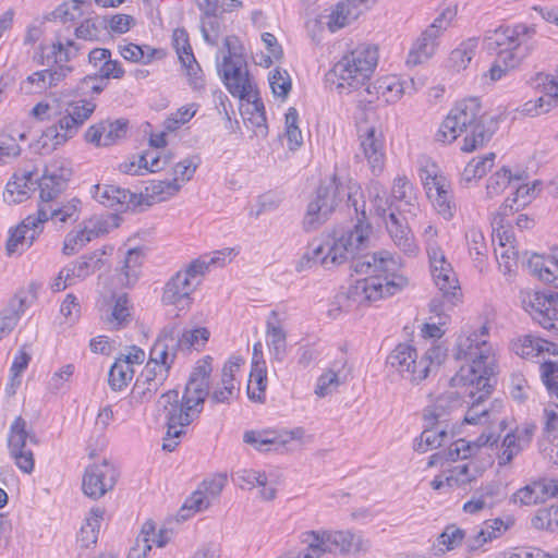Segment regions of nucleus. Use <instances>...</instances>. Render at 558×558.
I'll list each match as a JSON object with an SVG mask.
<instances>
[{
	"mask_svg": "<svg viewBox=\"0 0 558 558\" xmlns=\"http://www.w3.org/2000/svg\"><path fill=\"white\" fill-rule=\"evenodd\" d=\"M488 332V325L484 323L481 327V335L472 332L469 336L461 335L457 338L453 348V357L457 361L469 360L471 363L462 365L458 373L450 379L451 387L466 386L471 405L469 407L464 422L472 425L486 423L488 420V408L484 402L488 398V350L486 340L481 336Z\"/></svg>",
	"mask_w": 558,
	"mask_h": 558,
	"instance_id": "obj_1",
	"label": "nucleus"
},
{
	"mask_svg": "<svg viewBox=\"0 0 558 558\" xmlns=\"http://www.w3.org/2000/svg\"><path fill=\"white\" fill-rule=\"evenodd\" d=\"M366 211L362 209L354 229L343 234L328 247L322 259V266L328 268L331 265H341L351 258V269L356 274H371L376 271H397L401 264L388 251L373 254H364L368 247L371 226L366 222Z\"/></svg>",
	"mask_w": 558,
	"mask_h": 558,
	"instance_id": "obj_2",
	"label": "nucleus"
},
{
	"mask_svg": "<svg viewBox=\"0 0 558 558\" xmlns=\"http://www.w3.org/2000/svg\"><path fill=\"white\" fill-rule=\"evenodd\" d=\"M211 361L209 355L197 361L181 399H179V391L174 389L161 396L165 400L166 417L169 421V435H185V427L202 413L204 402L209 393Z\"/></svg>",
	"mask_w": 558,
	"mask_h": 558,
	"instance_id": "obj_3",
	"label": "nucleus"
},
{
	"mask_svg": "<svg viewBox=\"0 0 558 558\" xmlns=\"http://www.w3.org/2000/svg\"><path fill=\"white\" fill-rule=\"evenodd\" d=\"M50 109L47 102H38L32 109V116L39 121L56 120L41 132L34 144L35 150L41 155L52 153L73 138L94 113L96 104L87 99L70 101L65 104L63 111L53 116L49 113Z\"/></svg>",
	"mask_w": 558,
	"mask_h": 558,
	"instance_id": "obj_4",
	"label": "nucleus"
},
{
	"mask_svg": "<svg viewBox=\"0 0 558 558\" xmlns=\"http://www.w3.org/2000/svg\"><path fill=\"white\" fill-rule=\"evenodd\" d=\"M340 203L353 208L356 221L365 211V201L360 184L352 179H342L336 174L322 181L316 190L315 198L308 204L303 226L306 231L316 230L327 221L329 215Z\"/></svg>",
	"mask_w": 558,
	"mask_h": 558,
	"instance_id": "obj_5",
	"label": "nucleus"
},
{
	"mask_svg": "<svg viewBox=\"0 0 558 558\" xmlns=\"http://www.w3.org/2000/svg\"><path fill=\"white\" fill-rule=\"evenodd\" d=\"M485 113L477 97H469L458 101L449 111L438 131L435 141L441 144H450L462 132H468L461 150L472 153L485 145L487 129L484 124Z\"/></svg>",
	"mask_w": 558,
	"mask_h": 558,
	"instance_id": "obj_6",
	"label": "nucleus"
},
{
	"mask_svg": "<svg viewBox=\"0 0 558 558\" xmlns=\"http://www.w3.org/2000/svg\"><path fill=\"white\" fill-rule=\"evenodd\" d=\"M82 211V202L73 197L68 202L40 201L37 213L27 216L14 230L10 232L5 250L8 255L16 252L19 244L26 243L32 246L34 241L44 230V223L48 220L56 225H65L76 222Z\"/></svg>",
	"mask_w": 558,
	"mask_h": 558,
	"instance_id": "obj_7",
	"label": "nucleus"
},
{
	"mask_svg": "<svg viewBox=\"0 0 558 558\" xmlns=\"http://www.w3.org/2000/svg\"><path fill=\"white\" fill-rule=\"evenodd\" d=\"M223 47L227 52L222 60L217 58V71L226 88L233 96L241 100H250L253 86L250 74L246 70V59L243 54V47L238 37L229 36L225 38Z\"/></svg>",
	"mask_w": 558,
	"mask_h": 558,
	"instance_id": "obj_8",
	"label": "nucleus"
},
{
	"mask_svg": "<svg viewBox=\"0 0 558 558\" xmlns=\"http://www.w3.org/2000/svg\"><path fill=\"white\" fill-rule=\"evenodd\" d=\"M378 54L375 47H357L339 60L331 72L341 82L338 87L359 88L365 85L377 65Z\"/></svg>",
	"mask_w": 558,
	"mask_h": 558,
	"instance_id": "obj_9",
	"label": "nucleus"
},
{
	"mask_svg": "<svg viewBox=\"0 0 558 558\" xmlns=\"http://www.w3.org/2000/svg\"><path fill=\"white\" fill-rule=\"evenodd\" d=\"M207 265L204 260L195 259L185 269L178 271L166 283L161 301L166 305H178L184 303L181 310L189 307L191 294L201 284V277L206 272Z\"/></svg>",
	"mask_w": 558,
	"mask_h": 558,
	"instance_id": "obj_10",
	"label": "nucleus"
},
{
	"mask_svg": "<svg viewBox=\"0 0 558 558\" xmlns=\"http://www.w3.org/2000/svg\"><path fill=\"white\" fill-rule=\"evenodd\" d=\"M498 49L490 66V81H499L519 66L525 54L518 53V43L513 28L500 26L490 34V49Z\"/></svg>",
	"mask_w": 558,
	"mask_h": 558,
	"instance_id": "obj_11",
	"label": "nucleus"
},
{
	"mask_svg": "<svg viewBox=\"0 0 558 558\" xmlns=\"http://www.w3.org/2000/svg\"><path fill=\"white\" fill-rule=\"evenodd\" d=\"M27 441L35 446L39 444L36 434L28 427L27 422L22 416H17L10 426L8 447L17 468L29 474L34 470L35 461L32 449L27 447Z\"/></svg>",
	"mask_w": 558,
	"mask_h": 558,
	"instance_id": "obj_12",
	"label": "nucleus"
},
{
	"mask_svg": "<svg viewBox=\"0 0 558 558\" xmlns=\"http://www.w3.org/2000/svg\"><path fill=\"white\" fill-rule=\"evenodd\" d=\"M521 302L526 312L544 329L558 330V293L551 291L525 290Z\"/></svg>",
	"mask_w": 558,
	"mask_h": 558,
	"instance_id": "obj_13",
	"label": "nucleus"
},
{
	"mask_svg": "<svg viewBox=\"0 0 558 558\" xmlns=\"http://www.w3.org/2000/svg\"><path fill=\"white\" fill-rule=\"evenodd\" d=\"M454 14L451 9H445L434 22L422 32L409 52L408 64L417 65L434 56L438 46V38L442 32L449 27Z\"/></svg>",
	"mask_w": 558,
	"mask_h": 558,
	"instance_id": "obj_14",
	"label": "nucleus"
},
{
	"mask_svg": "<svg viewBox=\"0 0 558 558\" xmlns=\"http://www.w3.org/2000/svg\"><path fill=\"white\" fill-rule=\"evenodd\" d=\"M119 472L108 460L86 468L82 489L86 497L97 500L112 490L117 484Z\"/></svg>",
	"mask_w": 558,
	"mask_h": 558,
	"instance_id": "obj_15",
	"label": "nucleus"
},
{
	"mask_svg": "<svg viewBox=\"0 0 558 558\" xmlns=\"http://www.w3.org/2000/svg\"><path fill=\"white\" fill-rule=\"evenodd\" d=\"M433 279L442 293V298L451 306L456 305L461 296V288L452 266L446 260L440 250L428 252Z\"/></svg>",
	"mask_w": 558,
	"mask_h": 558,
	"instance_id": "obj_16",
	"label": "nucleus"
},
{
	"mask_svg": "<svg viewBox=\"0 0 558 558\" xmlns=\"http://www.w3.org/2000/svg\"><path fill=\"white\" fill-rule=\"evenodd\" d=\"M416 349L408 343L398 344L388 355L387 363L405 379L420 383L428 376L426 361H416Z\"/></svg>",
	"mask_w": 558,
	"mask_h": 558,
	"instance_id": "obj_17",
	"label": "nucleus"
},
{
	"mask_svg": "<svg viewBox=\"0 0 558 558\" xmlns=\"http://www.w3.org/2000/svg\"><path fill=\"white\" fill-rule=\"evenodd\" d=\"M92 196L101 205L116 210L136 208L142 204L143 195L114 185L96 184L92 187Z\"/></svg>",
	"mask_w": 558,
	"mask_h": 558,
	"instance_id": "obj_18",
	"label": "nucleus"
},
{
	"mask_svg": "<svg viewBox=\"0 0 558 558\" xmlns=\"http://www.w3.org/2000/svg\"><path fill=\"white\" fill-rule=\"evenodd\" d=\"M488 445V434L485 430L474 441L458 439L450 444L447 450L438 451L429 457L427 466L432 468L444 462H456L474 456L482 447Z\"/></svg>",
	"mask_w": 558,
	"mask_h": 558,
	"instance_id": "obj_19",
	"label": "nucleus"
},
{
	"mask_svg": "<svg viewBox=\"0 0 558 558\" xmlns=\"http://www.w3.org/2000/svg\"><path fill=\"white\" fill-rule=\"evenodd\" d=\"M128 131L129 120L120 118L114 121L106 120L90 125L84 136L86 142L97 147L110 146L126 137Z\"/></svg>",
	"mask_w": 558,
	"mask_h": 558,
	"instance_id": "obj_20",
	"label": "nucleus"
},
{
	"mask_svg": "<svg viewBox=\"0 0 558 558\" xmlns=\"http://www.w3.org/2000/svg\"><path fill=\"white\" fill-rule=\"evenodd\" d=\"M167 371L145 365L132 389V397L141 403L148 402L167 380Z\"/></svg>",
	"mask_w": 558,
	"mask_h": 558,
	"instance_id": "obj_21",
	"label": "nucleus"
},
{
	"mask_svg": "<svg viewBox=\"0 0 558 558\" xmlns=\"http://www.w3.org/2000/svg\"><path fill=\"white\" fill-rule=\"evenodd\" d=\"M72 71L69 65L53 66L36 71L23 82L22 88L26 94L43 93L48 88L58 86Z\"/></svg>",
	"mask_w": 558,
	"mask_h": 558,
	"instance_id": "obj_22",
	"label": "nucleus"
},
{
	"mask_svg": "<svg viewBox=\"0 0 558 558\" xmlns=\"http://www.w3.org/2000/svg\"><path fill=\"white\" fill-rule=\"evenodd\" d=\"M386 229L392 242L400 251L408 256L416 255L418 247L404 217L391 211L386 220Z\"/></svg>",
	"mask_w": 558,
	"mask_h": 558,
	"instance_id": "obj_23",
	"label": "nucleus"
},
{
	"mask_svg": "<svg viewBox=\"0 0 558 558\" xmlns=\"http://www.w3.org/2000/svg\"><path fill=\"white\" fill-rule=\"evenodd\" d=\"M462 405V400L457 391H447L435 400L434 404L424 411L425 423L448 427L449 415Z\"/></svg>",
	"mask_w": 558,
	"mask_h": 558,
	"instance_id": "obj_24",
	"label": "nucleus"
},
{
	"mask_svg": "<svg viewBox=\"0 0 558 558\" xmlns=\"http://www.w3.org/2000/svg\"><path fill=\"white\" fill-rule=\"evenodd\" d=\"M361 147L374 175L383 172L385 167V153L383 134L374 126L367 128L364 134L360 135Z\"/></svg>",
	"mask_w": 558,
	"mask_h": 558,
	"instance_id": "obj_25",
	"label": "nucleus"
},
{
	"mask_svg": "<svg viewBox=\"0 0 558 558\" xmlns=\"http://www.w3.org/2000/svg\"><path fill=\"white\" fill-rule=\"evenodd\" d=\"M56 167L46 166L43 175L38 179L40 201H53L66 190L72 170H65L62 174H56Z\"/></svg>",
	"mask_w": 558,
	"mask_h": 558,
	"instance_id": "obj_26",
	"label": "nucleus"
},
{
	"mask_svg": "<svg viewBox=\"0 0 558 558\" xmlns=\"http://www.w3.org/2000/svg\"><path fill=\"white\" fill-rule=\"evenodd\" d=\"M493 426L490 425V429ZM500 438V434H498L495 438V433L490 430V451H494L498 461V469L496 473L499 475L501 472H507L510 470L509 463L520 451L521 447L517 442V437L513 430H509L501 444H498V439Z\"/></svg>",
	"mask_w": 558,
	"mask_h": 558,
	"instance_id": "obj_27",
	"label": "nucleus"
},
{
	"mask_svg": "<svg viewBox=\"0 0 558 558\" xmlns=\"http://www.w3.org/2000/svg\"><path fill=\"white\" fill-rule=\"evenodd\" d=\"M395 272L376 271L367 274L368 277L364 278L367 291L366 301L372 302L395 294L404 284L403 281L395 282L389 279V276H393Z\"/></svg>",
	"mask_w": 558,
	"mask_h": 558,
	"instance_id": "obj_28",
	"label": "nucleus"
},
{
	"mask_svg": "<svg viewBox=\"0 0 558 558\" xmlns=\"http://www.w3.org/2000/svg\"><path fill=\"white\" fill-rule=\"evenodd\" d=\"M32 171H24L23 173H14L12 179L7 183L3 193L4 202L9 204H19L28 198L29 191L35 190L38 185V180L33 179Z\"/></svg>",
	"mask_w": 558,
	"mask_h": 558,
	"instance_id": "obj_29",
	"label": "nucleus"
},
{
	"mask_svg": "<svg viewBox=\"0 0 558 558\" xmlns=\"http://www.w3.org/2000/svg\"><path fill=\"white\" fill-rule=\"evenodd\" d=\"M367 3L368 0H344L338 3L336 10L329 16V29L335 32L356 20L363 8H367Z\"/></svg>",
	"mask_w": 558,
	"mask_h": 558,
	"instance_id": "obj_30",
	"label": "nucleus"
},
{
	"mask_svg": "<svg viewBox=\"0 0 558 558\" xmlns=\"http://www.w3.org/2000/svg\"><path fill=\"white\" fill-rule=\"evenodd\" d=\"M267 369L264 360L252 362L250 379L246 388L247 398L256 403H264L266 400Z\"/></svg>",
	"mask_w": 558,
	"mask_h": 558,
	"instance_id": "obj_31",
	"label": "nucleus"
},
{
	"mask_svg": "<svg viewBox=\"0 0 558 558\" xmlns=\"http://www.w3.org/2000/svg\"><path fill=\"white\" fill-rule=\"evenodd\" d=\"M144 258V247H133L126 251L119 276V280L123 286L129 287L137 281Z\"/></svg>",
	"mask_w": 558,
	"mask_h": 558,
	"instance_id": "obj_32",
	"label": "nucleus"
},
{
	"mask_svg": "<svg viewBox=\"0 0 558 558\" xmlns=\"http://www.w3.org/2000/svg\"><path fill=\"white\" fill-rule=\"evenodd\" d=\"M537 81L544 86L545 95L548 97L546 100L544 97H539L533 105L532 102L525 104V111L534 114H541L548 112L551 108L557 106L558 99V82L550 80L548 75H537Z\"/></svg>",
	"mask_w": 558,
	"mask_h": 558,
	"instance_id": "obj_33",
	"label": "nucleus"
},
{
	"mask_svg": "<svg viewBox=\"0 0 558 558\" xmlns=\"http://www.w3.org/2000/svg\"><path fill=\"white\" fill-rule=\"evenodd\" d=\"M453 435L448 432L446 426L430 425L426 423L425 429L418 439H415L414 450L425 452L428 449L438 448L446 444Z\"/></svg>",
	"mask_w": 558,
	"mask_h": 558,
	"instance_id": "obj_34",
	"label": "nucleus"
},
{
	"mask_svg": "<svg viewBox=\"0 0 558 558\" xmlns=\"http://www.w3.org/2000/svg\"><path fill=\"white\" fill-rule=\"evenodd\" d=\"M113 251L112 246H104L100 250H95L89 254L81 256L78 259L73 262L78 280H84L95 271L101 269L105 265L104 256L111 254Z\"/></svg>",
	"mask_w": 558,
	"mask_h": 558,
	"instance_id": "obj_35",
	"label": "nucleus"
},
{
	"mask_svg": "<svg viewBox=\"0 0 558 558\" xmlns=\"http://www.w3.org/2000/svg\"><path fill=\"white\" fill-rule=\"evenodd\" d=\"M105 232H107V229L101 227H94L93 229L84 227L77 231H71L64 239L62 252L65 255H73L87 243H89L94 238H97L100 233Z\"/></svg>",
	"mask_w": 558,
	"mask_h": 558,
	"instance_id": "obj_36",
	"label": "nucleus"
},
{
	"mask_svg": "<svg viewBox=\"0 0 558 558\" xmlns=\"http://www.w3.org/2000/svg\"><path fill=\"white\" fill-rule=\"evenodd\" d=\"M25 296L16 294L0 315V339L12 331L21 315L25 312Z\"/></svg>",
	"mask_w": 558,
	"mask_h": 558,
	"instance_id": "obj_37",
	"label": "nucleus"
},
{
	"mask_svg": "<svg viewBox=\"0 0 558 558\" xmlns=\"http://www.w3.org/2000/svg\"><path fill=\"white\" fill-rule=\"evenodd\" d=\"M266 333L269 339L268 345L271 354V364H281L286 357L287 341L286 332L281 326L267 322Z\"/></svg>",
	"mask_w": 558,
	"mask_h": 558,
	"instance_id": "obj_38",
	"label": "nucleus"
},
{
	"mask_svg": "<svg viewBox=\"0 0 558 558\" xmlns=\"http://www.w3.org/2000/svg\"><path fill=\"white\" fill-rule=\"evenodd\" d=\"M104 517V510L100 508H93L86 523L81 527L77 536L82 547L88 548L90 545L96 544L100 527V521Z\"/></svg>",
	"mask_w": 558,
	"mask_h": 558,
	"instance_id": "obj_39",
	"label": "nucleus"
},
{
	"mask_svg": "<svg viewBox=\"0 0 558 558\" xmlns=\"http://www.w3.org/2000/svg\"><path fill=\"white\" fill-rule=\"evenodd\" d=\"M546 340L533 335H525L513 342L512 350L523 359H533L544 352Z\"/></svg>",
	"mask_w": 558,
	"mask_h": 558,
	"instance_id": "obj_40",
	"label": "nucleus"
},
{
	"mask_svg": "<svg viewBox=\"0 0 558 558\" xmlns=\"http://www.w3.org/2000/svg\"><path fill=\"white\" fill-rule=\"evenodd\" d=\"M114 304L106 322L112 324L113 328L120 329L128 325L131 320L129 307V298L126 293L114 295Z\"/></svg>",
	"mask_w": 558,
	"mask_h": 558,
	"instance_id": "obj_41",
	"label": "nucleus"
},
{
	"mask_svg": "<svg viewBox=\"0 0 558 558\" xmlns=\"http://www.w3.org/2000/svg\"><path fill=\"white\" fill-rule=\"evenodd\" d=\"M551 263H555L554 258H545L538 254H532L526 260V268L531 275L537 277L539 280L553 284L555 281L554 269Z\"/></svg>",
	"mask_w": 558,
	"mask_h": 558,
	"instance_id": "obj_42",
	"label": "nucleus"
},
{
	"mask_svg": "<svg viewBox=\"0 0 558 558\" xmlns=\"http://www.w3.org/2000/svg\"><path fill=\"white\" fill-rule=\"evenodd\" d=\"M174 363V353L169 352V347L163 344L162 340H155L149 351V360L147 362L150 366H156L162 371H167V377Z\"/></svg>",
	"mask_w": 558,
	"mask_h": 558,
	"instance_id": "obj_43",
	"label": "nucleus"
},
{
	"mask_svg": "<svg viewBox=\"0 0 558 558\" xmlns=\"http://www.w3.org/2000/svg\"><path fill=\"white\" fill-rule=\"evenodd\" d=\"M134 369L126 361L116 360L108 374V383L112 390L120 391L133 378Z\"/></svg>",
	"mask_w": 558,
	"mask_h": 558,
	"instance_id": "obj_44",
	"label": "nucleus"
},
{
	"mask_svg": "<svg viewBox=\"0 0 558 558\" xmlns=\"http://www.w3.org/2000/svg\"><path fill=\"white\" fill-rule=\"evenodd\" d=\"M209 336L210 332L205 327L184 329L181 333L179 332V338L185 352H190L192 350L199 351L203 349L208 341Z\"/></svg>",
	"mask_w": 558,
	"mask_h": 558,
	"instance_id": "obj_45",
	"label": "nucleus"
},
{
	"mask_svg": "<svg viewBox=\"0 0 558 558\" xmlns=\"http://www.w3.org/2000/svg\"><path fill=\"white\" fill-rule=\"evenodd\" d=\"M75 57V51H72L70 48H65L64 44L58 39L52 44L50 52L47 54L41 53L38 63L41 65H65L64 63L69 62L72 58Z\"/></svg>",
	"mask_w": 558,
	"mask_h": 558,
	"instance_id": "obj_46",
	"label": "nucleus"
},
{
	"mask_svg": "<svg viewBox=\"0 0 558 558\" xmlns=\"http://www.w3.org/2000/svg\"><path fill=\"white\" fill-rule=\"evenodd\" d=\"M476 46V39H469L466 43H462L458 48L453 49L449 56L450 66L456 71L466 69L474 56Z\"/></svg>",
	"mask_w": 558,
	"mask_h": 558,
	"instance_id": "obj_47",
	"label": "nucleus"
},
{
	"mask_svg": "<svg viewBox=\"0 0 558 558\" xmlns=\"http://www.w3.org/2000/svg\"><path fill=\"white\" fill-rule=\"evenodd\" d=\"M180 189L181 185L177 182V178H173V180H153L148 182L145 191L147 196L158 197V201H166L177 194Z\"/></svg>",
	"mask_w": 558,
	"mask_h": 558,
	"instance_id": "obj_48",
	"label": "nucleus"
},
{
	"mask_svg": "<svg viewBox=\"0 0 558 558\" xmlns=\"http://www.w3.org/2000/svg\"><path fill=\"white\" fill-rule=\"evenodd\" d=\"M190 57L183 56L181 57L180 62L182 66L185 69V73L189 77V84L193 89L201 90L205 87V78L203 71L196 61L193 52L189 53Z\"/></svg>",
	"mask_w": 558,
	"mask_h": 558,
	"instance_id": "obj_49",
	"label": "nucleus"
},
{
	"mask_svg": "<svg viewBox=\"0 0 558 558\" xmlns=\"http://www.w3.org/2000/svg\"><path fill=\"white\" fill-rule=\"evenodd\" d=\"M232 480L242 489H253L256 486H265L268 481L264 472L246 469L235 472Z\"/></svg>",
	"mask_w": 558,
	"mask_h": 558,
	"instance_id": "obj_50",
	"label": "nucleus"
},
{
	"mask_svg": "<svg viewBox=\"0 0 558 558\" xmlns=\"http://www.w3.org/2000/svg\"><path fill=\"white\" fill-rule=\"evenodd\" d=\"M299 113L294 107H290L286 113V135L290 149L299 148L303 143L301 130L298 125Z\"/></svg>",
	"mask_w": 558,
	"mask_h": 558,
	"instance_id": "obj_51",
	"label": "nucleus"
},
{
	"mask_svg": "<svg viewBox=\"0 0 558 558\" xmlns=\"http://www.w3.org/2000/svg\"><path fill=\"white\" fill-rule=\"evenodd\" d=\"M532 525L537 530L555 532L558 530V507L551 506L537 511L532 519Z\"/></svg>",
	"mask_w": 558,
	"mask_h": 558,
	"instance_id": "obj_52",
	"label": "nucleus"
},
{
	"mask_svg": "<svg viewBox=\"0 0 558 558\" xmlns=\"http://www.w3.org/2000/svg\"><path fill=\"white\" fill-rule=\"evenodd\" d=\"M527 178L525 171L512 174L511 170L507 167H501L490 177V189L495 193L502 192L512 180L523 181Z\"/></svg>",
	"mask_w": 558,
	"mask_h": 558,
	"instance_id": "obj_53",
	"label": "nucleus"
},
{
	"mask_svg": "<svg viewBox=\"0 0 558 558\" xmlns=\"http://www.w3.org/2000/svg\"><path fill=\"white\" fill-rule=\"evenodd\" d=\"M391 196L393 199L403 202L407 206H414L416 196L414 187L407 178H397L393 182Z\"/></svg>",
	"mask_w": 558,
	"mask_h": 558,
	"instance_id": "obj_54",
	"label": "nucleus"
},
{
	"mask_svg": "<svg viewBox=\"0 0 558 558\" xmlns=\"http://www.w3.org/2000/svg\"><path fill=\"white\" fill-rule=\"evenodd\" d=\"M269 84L272 94L277 97L286 98L291 90V78L286 70L275 69L271 71Z\"/></svg>",
	"mask_w": 558,
	"mask_h": 558,
	"instance_id": "obj_55",
	"label": "nucleus"
},
{
	"mask_svg": "<svg viewBox=\"0 0 558 558\" xmlns=\"http://www.w3.org/2000/svg\"><path fill=\"white\" fill-rule=\"evenodd\" d=\"M465 238L469 243L471 256H473L475 260H478L480 264L483 263V257H485L487 253L484 233L478 229L472 228L466 232Z\"/></svg>",
	"mask_w": 558,
	"mask_h": 558,
	"instance_id": "obj_56",
	"label": "nucleus"
},
{
	"mask_svg": "<svg viewBox=\"0 0 558 558\" xmlns=\"http://www.w3.org/2000/svg\"><path fill=\"white\" fill-rule=\"evenodd\" d=\"M327 253L323 243L313 242L308 245L307 251L300 258L296 270L302 271L306 268H311L314 265H322V259Z\"/></svg>",
	"mask_w": 558,
	"mask_h": 558,
	"instance_id": "obj_57",
	"label": "nucleus"
},
{
	"mask_svg": "<svg viewBox=\"0 0 558 558\" xmlns=\"http://www.w3.org/2000/svg\"><path fill=\"white\" fill-rule=\"evenodd\" d=\"M159 52L160 51L157 49H149V54H146L144 48L132 43L125 46H120V53L125 60L142 62L144 64L149 63Z\"/></svg>",
	"mask_w": 558,
	"mask_h": 558,
	"instance_id": "obj_58",
	"label": "nucleus"
},
{
	"mask_svg": "<svg viewBox=\"0 0 558 558\" xmlns=\"http://www.w3.org/2000/svg\"><path fill=\"white\" fill-rule=\"evenodd\" d=\"M539 368L542 380L547 390L558 398V362L545 361Z\"/></svg>",
	"mask_w": 558,
	"mask_h": 558,
	"instance_id": "obj_59",
	"label": "nucleus"
},
{
	"mask_svg": "<svg viewBox=\"0 0 558 558\" xmlns=\"http://www.w3.org/2000/svg\"><path fill=\"white\" fill-rule=\"evenodd\" d=\"M434 207L444 219L450 220L456 213V204L448 187L444 189V193L437 192L432 198Z\"/></svg>",
	"mask_w": 558,
	"mask_h": 558,
	"instance_id": "obj_60",
	"label": "nucleus"
},
{
	"mask_svg": "<svg viewBox=\"0 0 558 558\" xmlns=\"http://www.w3.org/2000/svg\"><path fill=\"white\" fill-rule=\"evenodd\" d=\"M538 481L533 482L531 485H526L520 488L514 495V501H520L522 505L530 506L544 502V495L541 493Z\"/></svg>",
	"mask_w": 558,
	"mask_h": 558,
	"instance_id": "obj_61",
	"label": "nucleus"
},
{
	"mask_svg": "<svg viewBox=\"0 0 558 558\" xmlns=\"http://www.w3.org/2000/svg\"><path fill=\"white\" fill-rule=\"evenodd\" d=\"M464 536V530L450 524L438 536V543L444 545L447 550H452L462 544Z\"/></svg>",
	"mask_w": 558,
	"mask_h": 558,
	"instance_id": "obj_62",
	"label": "nucleus"
},
{
	"mask_svg": "<svg viewBox=\"0 0 558 558\" xmlns=\"http://www.w3.org/2000/svg\"><path fill=\"white\" fill-rule=\"evenodd\" d=\"M177 329V325L166 326L157 337V340H162L163 344L169 347V352L174 353V359L179 351L185 352Z\"/></svg>",
	"mask_w": 558,
	"mask_h": 558,
	"instance_id": "obj_63",
	"label": "nucleus"
},
{
	"mask_svg": "<svg viewBox=\"0 0 558 558\" xmlns=\"http://www.w3.org/2000/svg\"><path fill=\"white\" fill-rule=\"evenodd\" d=\"M340 385L339 376L333 371H328L318 377L315 393L318 397H326Z\"/></svg>",
	"mask_w": 558,
	"mask_h": 558,
	"instance_id": "obj_64",
	"label": "nucleus"
}]
</instances>
